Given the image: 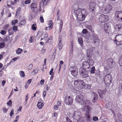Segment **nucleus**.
<instances>
[{
	"mask_svg": "<svg viewBox=\"0 0 122 122\" xmlns=\"http://www.w3.org/2000/svg\"><path fill=\"white\" fill-rule=\"evenodd\" d=\"M83 105L84 107L82 109L83 111L86 112L85 115V116L80 117L78 119V122H89L91 121V117L90 113L92 107L90 106L91 103L89 101H86L85 102Z\"/></svg>",
	"mask_w": 122,
	"mask_h": 122,
	"instance_id": "nucleus-1",
	"label": "nucleus"
},
{
	"mask_svg": "<svg viewBox=\"0 0 122 122\" xmlns=\"http://www.w3.org/2000/svg\"><path fill=\"white\" fill-rule=\"evenodd\" d=\"M88 12L85 9L79 8L74 10V15L76 17L77 19L80 21H83L87 16Z\"/></svg>",
	"mask_w": 122,
	"mask_h": 122,
	"instance_id": "nucleus-2",
	"label": "nucleus"
},
{
	"mask_svg": "<svg viewBox=\"0 0 122 122\" xmlns=\"http://www.w3.org/2000/svg\"><path fill=\"white\" fill-rule=\"evenodd\" d=\"M113 7L110 5H103L101 9V11L102 13L107 14L110 13L112 10Z\"/></svg>",
	"mask_w": 122,
	"mask_h": 122,
	"instance_id": "nucleus-3",
	"label": "nucleus"
},
{
	"mask_svg": "<svg viewBox=\"0 0 122 122\" xmlns=\"http://www.w3.org/2000/svg\"><path fill=\"white\" fill-rule=\"evenodd\" d=\"M112 76L110 74H107L104 78V81L107 86H109L112 82Z\"/></svg>",
	"mask_w": 122,
	"mask_h": 122,
	"instance_id": "nucleus-4",
	"label": "nucleus"
},
{
	"mask_svg": "<svg viewBox=\"0 0 122 122\" xmlns=\"http://www.w3.org/2000/svg\"><path fill=\"white\" fill-rule=\"evenodd\" d=\"M84 96L81 94H80L78 95L76 97V100L79 103H81V105H82V108L83 107L84 105H83V103L85 102L86 101H89V102L91 103L90 102V101L89 100H86L84 101Z\"/></svg>",
	"mask_w": 122,
	"mask_h": 122,
	"instance_id": "nucleus-5",
	"label": "nucleus"
},
{
	"mask_svg": "<svg viewBox=\"0 0 122 122\" xmlns=\"http://www.w3.org/2000/svg\"><path fill=\"white\" fill-rule=\"evenodd\" d=\"M114 42L118 45H122V34H117L115 37Z\"/></svg>",
	"mask_w": 122,
	"mask_h": 122,
	"instance_id": "nucleus-6",
	"label": "nucleus"
},
{
	"mask_svg": "<svg viewBox=\"0 0 122 122\" xmlns=\"http://www.w3.org/2000/svg\"><path fill=\"white\" fill-rule=\"evenodd\" d=\"M81 115V112L79 110L75 111L73 114L72 117L73 120L75 122L77 121L80 118V116Z\"/></svg>",
	"mask_w": 122,
	"mask_h": 122,
	"instance_id": "nucleus-7",
	"label": "nucleus"
},
{
	"mask_svg": "<svg viewBox=\"0 0 122 122\" xmlns=\"http://www.w3.org/2000/svg\"><path fill=\"white\" fill-rule=\"evenodd\" d=\"M109 19V17L107 15H101L99 16L98 21L101 23H104L108 21Z\"/></svg>",
	"mask_w": 122,
	"mask_h": 122,
	"instance_id": "nucleus-8",
	"label": "nucleus"
},
{
	"mask_svg": "<svg viewBox=\"0 0 122 122\" xmlns=\"http://www.w3.org/2000/svg\"><path fill=\"white\" fill-rule=\"evenodd\" d=\"M103 29L106 34L107 36L109 35V33H110L112 31L111 27L107 23H105L104 25Z\"/></svg>",
	"mask_w": 122,
	"mask_h": 122,
	"instance_id": "nucleus-9",
	"label": "nucleus"
},
{
	"mask_svg": "<svg viewBox=\"0 0 122 122\" xmlns=\"http://www.w3.org/2000/svg\"><path fill=\"white\" fill-rule=\"evenodd\" d=\"M64 102L66 105H71L73 102V99L70 96H66L65 97Z\"/></svg>",
	"mask_w": 122,
	"mask_h": 122,
	"instance_id": "nucleus-10",
	"label": "nucleus"
},
{
	"mask_svg": "<svg viewBox=\"0 0 122 122\" xmlns=\"http://www.w3.org/2000/svg\"><path fill=\"white\" fill-rule=\"evenodd\" d=\"M106 63L107 66L110 68L113 67L115 65L114 62L111 58L107 59L106 61Z\"/></svg>",
	"mask_w": 122,
	"mask_h": 122,
	"instance_id": "nucleus-11",
	"label": "nucleus"
},
{
	"mask_svg": "<svg viewBox=\"0 0 122 122\" xmlns=\"http://www.w3.org/2000/svg\"><path fill=\"white\" fill-rule=\"evenodd\" d=\"M92 36L94 44L96 45L99 44L100 41L99 39L98 36L97 35L95 34L94 32H93L92 33Z\"/></svg>",
	"mask_w": 122,
	"mask_h": 122,
	"instance_id": "nucleus-12",
	"label": "nucleus"
},
{
	"mask_svg": "<svg viewBox=\"0 0 122 122\" xmlns=\"http://www.w3.org/2000/svg\"><path fill=\"white\" fill-rule=\"evenodd\" d=\"M115 16L120 21H122V12L117 11L115 13Z\"/></svg>",
	"mask_w": 122,
	"mask_h": 122,
	"instance_id": "nucleus-13",
	"label": "nucleus"
},
{
	"mask_svg": "<svg viewBox=\"0 0 122 122\" xmlns=\"http://www.w3.org/2000/svg\"><path fill=\"white\" fill-rule=\"evenodd\" d=\"M53 25L54 23L51 20H49L48 22V26L46 27L45 29V30H48L52 29Z\"/></svg>",
	"mask_w": 122,
	"mask_h": 122,
	"instance_id": "nucleus-14",
	"label": "nucleus"
},
{
	"mask_svg": "<svg viewBox=\"0 0 122 122\" xmlns=\"http://www.w3.org/2000/svg\"><path fill=\"white\" fill-rule=\"evenodd\" d=\"M82 65L83 68L85 69L87 68L90 69V68H91L89 62L86 61H85L83 62Z\"/></svg>",
	"mask_w": 122,
	"mask_h": 122,
	"instance_id": "nucleus-15",
	"label": "nucleus"
},
{
	"mask_svg": "<svg viewBox=\"0 0 122 122\" xmlns=\"http://www.w3.org/2000/svg\"><path fill=\"white\" fill-rule=\"evenodd\" d=\"M31 9L33 11L35 12L37 10V5L35 3H32L30 5Z\"/></svg>",
	"mask_w": 122,
	"mask_h": 122,
	"instance_id": "nucleus-16",
	"label": "nucleus"
},
{
	"mask_svg": "<svg viewBox=\"0 0 122 122\" xmlns=\"http://www.w3.org/2000/svg\"><path fill=\"white\" fill-rule=\"evenodd\" d=\"M49 1V0H42V1L40 2V4L41 5H43L42 7L43 8H44Z\"/></svg>",
	"mask_w": 122,
	"mask_h": 122,
	"instance_id": "nucleus-17",
	"label": "nucleus"
},
{
	"mask_svg": "<svg viewBox=\"0 0 122 122\" xmlns=\"http://www.w3.org/2000/svg\"><path fill=\"white\" fill-rule=\"evenodd\" d=\"M78 83L81 84L82 85H84V83L83 81L82 80L78 79L75 81L74 82V85H76Z\"/></svg>",
	"mask_w": 122,
	"mask_h": 122,
	"instance_id": "nucleus-18",
	"label": "nucleus"
},
{
	"mask_svg": "<svg viewBox=\"0 0 122 122\" xmlns=\"http://www.w3.org/2000/svg\"><path fill=\"white\" fill-rule=\"evenodd\" d=\"M98 93L100 97L101 98H102L104 96L105 94V92L100 90H98Z\"/></svg>",
	"mask_w": 122,
	"mask_h": 122,
	"instance_id": "nucleus-19",
	"label": "nucleus"
},
{
	"mask_svg": "<svg viewBox=\"0 0 122 122\" xmlns=\"http://www.w3.org/2000/svg\"><path fill=\"white\" fill-rule=\"evenodd\" d=\"M71 74L74 77H75L77 75L78 73L77 70L76 68L75 69V70L71 71Z\"/></svg>",
	"mask_w": 122,
	"mask_h": 122,
	"instance_id": "nucleus-20",
	"label": "nucleus"
},
{
	"mask_svg": "<svg viewBox=\"0 0 122 122\" xmlns=\"http://www.w3.org/2000/svg\"><path fill=\"white\" fill-rule=\"evenodd\" d=\"M93 94L94 96L92 101L93 102L95 103L97 101L98 95L96 93L93 92Z\"/></svg>",
	"mask_w": 122,
	"mask_h": 122,
	"instance_id": "nucleus-21",
	"label": "nucleus"
},
{
	"mask_svg": "<svg viewBox=\"0 0 122 122\" xmlns=\"http://www.w3.org/2000/svg\"><path fill=\"white\" fill-rule=\"evenodd\" d=\"M95 4L93 3H91L89 5V6L90 8V10L91 11H93Z\"/></svg>",
	"mask_w": 122,
	"mask_h": 122,
	"instance_id": "nucleus-22",
	"label": "nucleus"
},
{
	"mask_svg": "<svg viewBox=\"0 0 122 122\" xmlns=\"http://www.w3.org/2000/svg\"><path fill=\"white\" fill-rule=\"evenodd\" d=\"M59 41L58 47L59 49L60 50H61L63 46L62 43L61 42V39L59 38L58 39Z\"/></svg>",
	"mask_w": 122,
	"mask_h": 122,
	"instance_id": "nucleus-23",
	"label": "nucleus"
},
{
	"mask_svg": "<svg viewBox=\"0 0 122 122\" xmlns=\"http://www.w3.org/2000/svg\"><path fill=\"white\" fill-rule=\"evenodd\" d=\"M115 27L117 30L120 31L121 29L122 28V24H117L115 26Z\"/></svg>",
	"mask_w": 122,
	"mask_h": 122,
	"instance_id": "nucleus-24",
	"label": "nucleus"
},
{
	"mask_svg": "<svg viewBox=\"0 0 122 122\" xmlns=\"http://www.w3.org/2000/svg\"><path fill=\"white\" fill-rule=\"evenodd\" d=\"M78 41L81 46L82 47L83 46V41L82 38H79Z\"/></svg>",
	"mask_w": 122,
	"mask_h": 122,
	"instance_id": "nucleus-25",
	"label": "nucleus"
},
{
	"mask_svg": "<svg viewBox=\"0 0 122 122\" xmlns=\"http://www.w3.org/2000/svg\"><path fill=\"white\" fill-rule=\"evenodd\" d=\"M44 106V104L41 102H38L37 106L38 108L40 109H41Z\"/></svg>",
	"mask_w": 122,
	"mask_h": 122,
	"instance_id": "nucleus-26",
	"label": "nucleus"
},
{
	"mask_svg": "<svg viewBox=\"0 0 122 122\" xmlns=\"http://www.w3.org/2000/svg\"><path fill=\"white\" fill-rule=\"evenodd\" d=\"M82 76L84 78L88 77V71L86 70L84 73L82 75Z\"/></svg>",
	"mask_w": 122,
	"mask_h": 122,
	"instance_id": "nucleus-27",
	"label": "nucleus"
},
{
	"mask_svg": "<svg viewBox=\"0 0 122 122\" xmlns=\"http://www.w3.org/2000/svg\"><path fill=\"white\" fill-rule=\"evenodd\" d=\"M8 32L9 33V35L10 36L11 35L14 33L13 30L12 28L11 27L10 28L8 29Z\"/></svg>",
	"mask_w": 122,
	"mask_h": 122,
	"instance_id": "nucleus-28",
	"label": "nucleus"
},
{
	"mask_svg": "<svg viewBox=\"0 0 122 122\" xmlns=\"http://www.w3.org/2000/svg\"><path fill=\"white\" fill-rule=\"evenodd\" d=\"M26 22V21L25 19L22 20L19 22V25L20 26H22L25 24Z\"/></svg>",
	"mask_w": 122,
	"mask_h": 122,
	"instance_id": "nucleus-29",
	"label": "nucleus"
},
{
	"mask_svg": "<svg viewBox=\"0 0 122 122\" xmlns=\"http://www.w3.org/2000/svg\"><path fill=\"white\" fill-rule=\"evenodd\" d=\"M23 51V50L20 48H18L16 51V53L17 54L19 55L21 54Z\"/></svg>",
	"mask_w": 122,
	"mask_h": 122,
	"instance_id": "nucleus-30",
	"label": "nucleus"
},
{
	"mask_svg": "<svg viewBox=\"0 0 122 122\" xmlns=\"http://www.w3.org/2000/svg\"><path fill=\"white\" fill-rule=\"evenodd\" d=\"M63 20H61V22L59 28V30H60V32L62 29L63 25Z\"/></svg>",
	"mask_w": 122,
	"mask_h": 122,
	"instance_id": "nucleus-31",
	"label": "nucleus"
},
{
	"mask_svg": "<svg viewBox=\"0 0 122 122\" xmlns=\"http://www.w3.org/2000/svg\"><path fill=\"white\" fill-rule=\"evenodd\" d=\"M31 28L34 31L36 30L37 29V25L36 24H34L31 25Z\"/></svg>",
	"mask_w": 122,
	"mask_h": 122,
	"instance_id": "nucleus-32",
	"label": "nucleus"
},
{
	"mask_svg": "<svg viewBox=\"0 0 122 122\" xmlns=\"http://www.w3.org/2000/svg\"><path fill=\"white\" fill-rule=\"evenodd\" d=\"M86 28L90 31H91L92 33L94 32L93 30L92 29V26L91 25H88L86 26Z\"/></svg>",
	"mask_w": 122,
	"mask_h": 122,
	"instance_id": "nucleus-33",
	"label": "nucleus"
},
{
	"mask_svg": "<svg viewBox=\"0 0 122 122\" xmlns=\"http://www.w3.org/2000/svg\"><path fill=\"white\" fill-rule=\"evenodd\" d=\"M20 10L21 8L20 7H19L17 9L16 14V16H18L19 15L20 12Z\"/></svg>",
	"mask_w": 122,
	"mask_h": 122,
	"instance_id": "nucleus-34",
	"label": "nucleus"
},
{
	"mask_svg": "<svg viewBox=\"0 0 122 122\" xmlns=\"http://www.w3.org/2000/svg\"><path fill=\"white\" fill-rule=\"evenodd\" d=\"M85 69H85L83 68H80L79 70V73L82 75L86 71Z\"/></svg>",
	"mask_w": 122,
	"mask_h": 122,
	"instance_id": "nucleus-35",
	"label": "nucleus"
},
{
	"mask_svg": "<svg viewBox=\"0 0 122 122\" xmlns=\"http://www.w3.org/2000/svg\"><path fill=\"white\" fill-rule=\"evenodd\" d=\"M38 70L37 69H34L31 73L33 75H34L35 74L38 73Z\"/></svg>",
	"mask_w": 122,
	"mask_h": 122,
	"instance_id": "nucleus-36",
	"label": "nucleus"
},
{
	"mask_svg": "<svg viewBox=\"0 0 122 122\" xmlns=\"http://www.w3.org/2000/svg\"><path fill=\"white\" fill-rule=\"evenodd\" d=\"M89 63L91 66H93L94 64V62L92 59H90L89 60Z\"/></svg>",
	"mask_w": 122,
	"mask_h": 122,
	"instance_id": "nucleus-37",
	"label": "nucleus"
},
{
	"mask_svg": "<svg viewBox=\"0 0 122 122\" xmlns=\"http://www.w3.org/2000/svg\"><path fill=\"white\" fill-rule=\"evenodd\" d=\"M95 69L94 66H93L91 68L90 72L92 74H94L95 72Z\"/></svg>",
	"mask_w": 122,
	"mask_h": 122,
	"instance_id": "nucleus-38",
	"label": "nucleus"
},
{
	"mask_svg": "<svg viewBox=\"0 0 122 122\" xmlns=\"http://www.w3.org/2000/svg\"><path fill=\"white\" fill-rule=\"evenodd\" d=\"M20 74L21 77H24L25 76L24 72L23 71H20L19 72Z\"/></svg>",
	"mask_w": 122,
	"mask_h": 122,
	"instance_id": "nucleus-39",
	"label": "nucleus"
},
{
	"mask_svg": "<svg viewBox=\"0 0 122 122\" xmlns=\"http://www.w3.org/2000/svg\"><path fill=\"white\" fill-rule=\"evenodd\" d=\"M18 22V20H13L12 22L11 23L12 25H15Z\"/></svg>",
	"mask_w": 122,
	"mask_h": 122,
	"instance_id": "nucleus-40",
	"label": "nucleus"
},
{
	"mask_svg": "<svg viewBox=\"0 0 122 122\" xmlns=\"http://www.w3.org/2000/svg\"><path fill=\"white\" fill-rule=\"evenodd\" d=\"M10 25L9 24H6L5 26L3 27V28L5 30H7L9 26Z\"/></svg>",
	"mask_w": 122,
	"mask_h": 122,
	"instance_id": "nucleus-41",
	"label": "nucleus"
},
{
	"mask_svg": "<svg viewBox=\"0 0 122 122\" xmlns=\"http://www.w3.org/2000/svg\"><path fill=\"white\" fill-rule=\"evenodd\" d=\"M48 35L47 33H45L44 35L43 39H44L46 40L48 37Z\"/></svg>",
	"mask_w": 122,
	"mask_h": 122,
	"instance_id": "nucleus-42",
	"label": "nucleus"
},
{
	"mask_svg": "<svg viewBox=\"0 0 122 122\" xmlns=\"http://www.w3.org/2000/svg\"><path fill=\"white\" fill-rule=\"evenodd\" d=\"M5 44L3 42H1L0 43V48L1 49L3 48L5 46Z\"/></svg>",
	"mask_w": 122,
	"mask_h": 122,
	"instance_id": "nucleus-43",
	"label": "nucleus"
},
{
	"mask_svg": "<svg viewBox=\"0 0 122 122\" xmlns=\"http://www.w3.org/2000/svg\"><path fill=\"white\" fill-rule=\"evenodd\" d=\"M39 20L40 22L42 23H43L44 22V18L42 16L40 17Z\"/></svg>",
	"mask_w": 122,
	"mask_h": 122,
	"instance_id": "nucleus-44",
	"label": "nucleus"
},
{
	"mask_svg": "<svg viewBox=\"0 0 122 122\" xmlns=\"http://www.w3.org/2000/svg\"><path fill=\"white\" fill-rule=\"evenodd\" d=\"M119 64L121 66H122V55L121 56L119 62Z\"/></svg>",
	"mask_w": 122,
	"mask_h": 122,
	"instance_id": "nucleus-45",
	"label": "nucleus"
},
{
	"mask_svg": "<svg viewBox=\"0 0 122 122\" xmlns=\"http://www.w3.org/2000/svg\"><path fill=\"white\" fill-rule=\"evenodd\" d=\"M12 29L14 32H15L18 29V27L16 26H14L13 27Z\"/></svg>",
	"mask_w": 122,
	"mask_h": 122,
	"instance_id": "nucleus-46",
	"label": "nucleus"
},
{
	"mask_svg": "<svg viewBox=\"0 0 122 122\" xmlns=\"http://www.w3.org/2000/svg\"><path fill=\"white\" fill-rule=\"evenodd\" d=\"M52 40V38L51 37H49L47 41H46V42H48L49 43H51V41Z\"/></svg>",
	"mask_w": 122,
	"mask_h": 122,
	"instance_id": "nucleus-47",
	"label": "nucleus"
},
{
	"mask_svg": "<svg viewBox=\"0 0 122 122\" xmlns=\"http://www.w3.org/2000/svg\"><path fill=\"white\" fill-rule=\"evenodd\" d=\"M54 69L53 68H52L50 71L49 74L50 75H54V73L53 72Z\"/></svg>",
	"mask_w": 122,
	"mask_h": 122,
	"instance_id": "nucleus-48",
	"label": "nucleus"
},
{
	"mask_svg": "<svg viewBox=\"0 0 122 122\" xmlns=\"http://www.w3.org/2000/svg\"><path fill=\"white\" fill-rule=\"evenodd\" d=\"M0 33L2 35H4L6 34V31L4 30H2L1 31Z\"/></svg>",
	"mask_w": 122,
	"mask_h": 122,
	"instance_id": "nucleus-49",
	"label": "nucleus"
},
{
	"mask_svg": "<svg viewBox=\"0 0 122 122\" xmlns=\"http://www.w3.org/2000/svg\"><path fill=\"white\" fill-rule=\"evenodd\" d=\"M31 0H26L25 1V4H29L31 2Z\"/></svg>",
	"mask_w": 122,
	"mask_h": 122,
	"instance_id": "nucleus-50",
	"label": "nucleus"
},
{
	"mask_svg": "<svg viewBox=\"0 0 122 122\" xmlns=\"http://www.w3.org/2000/svg\"><path fill=\"white\" fill-rule=\"evenodd\" d=\"M12 104V101L10 100L7 102V104L9 106H10Z\"/></svg>",
	"mask_w": 122,
	"mask_h": 122,
	"instance_id": "nucleus-51",
	"label": "nucleus"
},
{
	"mask_svg": "<svg viewBox=\"0 0 122 122\" xmlns=\"http://www.w3.org/2000/svg\"><path fill=\"white\" fill-rule=\"evenodd\" d=\"M33 67V65L31 64H30L28 67L27 69L29 70L31 69Z\"/></svg>",
	"mask_w": 122,
	"mask_h": 122,
	"instance_id": "nucleus-52",
	"label": "nucleus"
},
{
	"mask_svg": "<svg viewBox=\"0 0 122 122\" xmlns=\"http://www.w3.org/2000/svg\"><path fill=\"white\" fill-rule=\"evenodd\" d=\"M33 36H31V37H30V39L29 40V42L30 43H32L33 41L34 40L33 39Z\"/></svg>",
	"mask_w": 122,
	"mask_h": 122,
	"instance_id": "nucleus-53",
	"label": "nucleus"
},
{
	"mask_svg": "<svg viewBox=\"0 0 122 122\" xmlns=\"http://www.w3.org/2000/svg\"><path fill=\"white\" fill-rule=\"evenodd\" d=\"M3 110L4 112V113H5L7 112L8 110V109L7 108L5 107L3 108Z\"/></svg>",
	"mask_w": 122,
	"mask_h": 122,
	"instance_id": "nucleus-54",
	"label": "nucleus"
},
{
	"mask_svg": "<svg viewBox=\"0 0 122 122\" xmlns=\"http://www.w3.org/2000/svg\"><path fill=\"white\" fill-rule=\"evenodd\" d=\"M45 82V80H44L43 79L41 80L40 82V83L41 85H42L44 84Z\"/></svg>",
	"mask_w": 122,
	"mask_h": 122,
	"instance_id": "nucleus-55",
	"label": "nucleus"
},
{
	"mask_svg": "<svg viewBox=\"0 0 122 122\" xmlns=\"http://www.w3.org/2000/svg\"><path fill=\"white\" fill-rule=\"evenodd\" d=\"M27 94L26 96L25 97V104H26L27 103V100L28 99L29 97Z\"/></svg>",
	"mask_w": 122,
	"mask_h": 122,
	"instance_id": "nucleus-56",
	"label": "nucleus"
},
{
	"mask_svg": "<svg viewBox=\"0 0 122 122\" xmlns=\"http://www.w3.org/2000/svg\"><path fill=\"white\" fill-rule=\"evenodd\" d=\"M93 120L95 121H96L98 120V118L97 117L94 116L93 117Z\"/></svg>",
	"mask_w": 122,
	"mask_h": 122,
	"instance_id": "nucleus-57",
	"label": "nucleus"
},
{
	"mask_svg": "<svg viewBox=\"0 0 122 122\" xmlns=\"http://www.w3.org/2000/svg\"><path fill=\"white\" fill-rule=\"evenodd\" d=\"M82 32L83 34H86L87 33V32L86 29H84L82 31Z\"/></svg>",
	"mask_w": 122,
	"mask_h": 122,
	"instance_id": "nucleus-58",
	"label": "nucleus"
},
{
	"mask_svg": "<svg viewBox=\"0 0 122 122\" xmlns=\"http://www.w3.org/2000/svg\"><path fill=\"white\" fill-rule=\"evenodd\" d=\"M14 114V110L13 109H12L10 113V116L11 117L12 115Z\"/></svg>",
	"mask_w": 122,
	"mask_h": 122,
	"instance_id": "nucleus-59",
	"label": "nucleus"
},
{
	"mask_svg": "<svg viewBox=\"0 0 122 122\" xmlns=\"http://www.w3.org/2000/svg\"><path fill=\"white\" fill-rule=\"evenodd\" d=\"M39 6L38 9V11H41V6H43V5H41L40 4V3H39Z\"/></svg>",
	"mask_w": 122,
	"mask_h": 122,
	"instance_id": "nucleus-60",
	"label": "nucleus"
},
{
	"mask_svg": "<svg viewBox=\"0 0 122 122\" xmlns=\"http://www.w3.org/2000/svg\"><path fill=\"white\" fill-rule=\"evenodd\" d=\"M32 80L31 79H29L27 81V83L28 84L30 85V84L31 83V81H32Z\"/></svg>",
	"mask_w": 122,
	"mask_h": 122,
	"instance_id": "nucleus-61",
	"label": "nucleus"
},
{
	"mask_svg": "<svg viewBox=\"0 0 122 122\" xmlns=\"http://www.w3.org/2000/svg\"><path fill=\"white\" fill-rule=\"evenodd\" d=\"M54 108L55 110H56L58 109L59 107L57 105H56L54 106Z\"/></svg>",
	"mask_w": 122,
	"mask_h": 122,
	"instance_id": "nucleus-62",
	"label": "nucleus"
},
{
	"mask_svg": "<svg viewBox=\"0 0 122 122\" xmlns=\"http://www.w3.org/2000/svg\"><path fill=\"white\" fill-rule=\"evenodd\" d=\"M67 122H72L69 119V117H67L66 118Z\"/></svg>",
	"mask_w": 122,
	"mask_h": 122,
	"instance_id": "nucleus-63",
	"label": "nucleus"
},
{
	"mask_svg": "<svg viewBox=\"0 0 122 122\" xmlns=\"http://www.w3.org/2000/svg\"><path fill=\"white\" fill-rule=\"evenodd\" d=\"M119 89H122V82L119 84Z\"/></svg>",
	"mask_w": 122,
	"mask_h": 122,
	"instance_id": "nucleus-64",
	"label": "nucleus"
}]
</instances>
